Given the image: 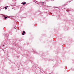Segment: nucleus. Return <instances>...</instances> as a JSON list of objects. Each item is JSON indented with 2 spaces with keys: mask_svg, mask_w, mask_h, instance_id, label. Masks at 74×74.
<instances>
[{
  "mask_svg": "<svg viewBox=\"0 0 74 74\" xmlns=\"http://www.w3.org/2000/svg\"><path fill=\"white\" fill-rule=\"evenodd\" d=\"M42 4H44V2H43V3H42Z\"/></svg>",
  "mask_w": 74,
  "mask_h": 74,
  "instance_id": "nucleus-7",
  "label": "nucleus"
},
{
  "mask_svg": "<svg viewBox=\"0 0 74 74\" xmlns=\"http://www.w3.org/2000/svg\"><path fill=\"white\" fill-rule=\"evenodd\" d=\"M7 17H5L4 19H7Z\"/></svg>",
  "mask_w": 74,
  "mask_h": 74,
  "instance_id": "nucleus-2",
  "label": "nucleus"
},
{
  "mask_svg": "<svg viewBox=\"0 0 74 74\" xmlns=\"http://www.w3.org/2000/svg\"><path fill=\"white\" fill-rule=\"evenodd\" d=\"M22 34L23 36H24V35H25V34H24L23 33H22Z\"/></svg>",
  "mask_w": 74,
  "mask_h": 74,
  "instance_id": "nucleus-4",
  "label": "nucleus"
},
{
  "mask_svg": "<svg viewBox=\"0 0 74 74\" xmlns=\"http://www.w3.org/2000/svg\"><path fill=\"white\" fill-rule=\"evenodd\" d=\"M5 10H7V7H5Z\"/></svg>",
  "mask_w": 74,
  "mask_h": 74,
  "instance_id": "nucleus-6",
  "label": "nucleus"
},
{
  "mask_svg": "<svg viewBox=\"0 0 74 74\" xmlns=\"http://www.w3.org/2000/svg\"><path fill=\"white\" fill-rule=\"evenodd\" d=\"M69 11H70V10H69Z\"/></svg>",
  "mask_w": 74,
  "mask_h": 74,
  "instance_id": "nucleus-8",
  "label": "nucleus"
},
{
  "mask_svg": "<svg viewBox=\"0 0 74 74\" xmlns=\"http://www.w3.org/2000/svg\"><path fill=\"white\" fill-rule=\"evenodd\" d=\"M69 3V2H66V4H68V3Z\"/></svg>",
  "mask_w": 74,
  "mask_h": 74,
  "instance_id": "nucleus-5",
  "label": "nucleus"
},
{
  "mask_svg": "<svg viewBox=\"0 0 74 74\" xmlns=\"http://www.w3.org/2000/svg\"><path fill=\"white\" fill-rule=\"evenodd\" d=\"M26 2H22L21 3L22 4H23V5H25V4H26Z\"/></svg>",
  "mask_w": 74,
  "mask_h": 74,
  "instance_id": "nucleus-1",
  "label": "nucleus"
},
{
  "mask_svg": "<svg viewBox=\"0 0 74 74\" xmlns=\"http://www.w3.org/2000/svg\"><path fill=\"white\" fill-rule=\"evenodd\" d=\"M23 33H24V34H25V32L23 31Z\"/></svg>",
  "mask_w": 74,
  "mask_h": 74,
  "instance_id": "nucleus-3",
  "label": "nucleus"
}]
</instances>
